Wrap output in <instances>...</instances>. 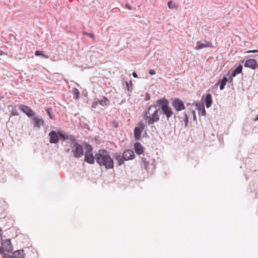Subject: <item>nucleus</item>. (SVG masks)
<instances>
[{"label": "nucleus", "instance_id": "32", "mask_svg": "<svg viewBox=\"0 0 258 258\" xmlns=\"http://www.w3.org/2000/svg\"><path fill=\"white\" fill-rule=\"evenodd\" d=\"M199 113L200 115L205 116L206 114V111L204 106H202L201 109H200Z\"/></svg>", "mask_w": 258, "mask_h": 258}, {"label": "nucleus", "instance_id": "25", "mask_svg": "<svg viewBox=\"0 0 258 258\" xmlns=\"http://www.w3.org/2000/svg\"><path fill=\"white\" fill-rule=\"evenodd\" d=\"M180 118L183 119L185 126H187L188 123V116L186 112H184L182 113V116L180 117Z\"/></svg>", "mask_w": 258, "mask_h": 258}, {"label": "nucleus", "instance_id": "27", "mask_svg": "<svg viewBox=\"0 0 258 258\" xmlns=\"http://www.w3.org/2000/svg\"><path fill=\"white\" fill-rule=\"evenodd\" d=\"M35 55L36 56H41L45 58H48V56L45 54H44L43 52L42 51L40 50H36L35 52Z\"/></svg>", "mask_w": 258, "mask_h": 258}, {"label": "nucleus", "instance_id": "4", "mask_svg": "<svg viewBox=\"0 0 258 258\" xmlns=\"http://www.w3.org/2000/svg\"><path fill=\"white\" fill-rule=\"evenodd\" d=\"M72 148V152L74 157L79 158L84 155V151L82 145L79 143L74 144Z\"/></svg>", "mask_w": 258, "mask_h": 258}, {"label": "nucleus", "instance_id": "34", "mask_svg": "<svg viewBox=\"0 0 258 258\" xmlns=\"http://www.w3.org/2000/svg\"><path fill=\"white\" fill-rule=\"evenodd\" d=\"M82 34L84 36H88L91 38H94V34L93 33H90L85 31L82 32Z\"/></svg>", "mask_w": 258, "mask_h": 258}, {"label": "nucleus", "instance_id": "41", "mask_svg": "<svg viewBox=\"0 0 258 258\" xmlns=\"http://www.w3.org/2000/svg\"><path fill=\"white\" fill-rule=\"evenodd\" d=\"M149 74L150 75H154L156 74V72L155 70H150L149 71Z\"/></svg>", "mask_w": 258, "mask_h": 258}, {"label": "nucleus", "instance_id": "37", "mask_svg": "<svg viewBox=\"0 0 258 258\" xmlns=\"http://www.w3.org/2000/svg\"><path fill=\"white\" fill-rule=\"evenodd\" d=\"M190 112L192 115L194 120L197 121V117L195 111L194 110H191Z\"/></svg>", "mask_w": 258, "mask_h": 258}, {"label": "nucleus", "instance_id": "9", "mask_svg": "<svg viewBox=\"0 0 258 258\" xmlns=\"http://www.w3.org/2000/svg\"><path fill=\"white\" fill-rule=\"evenodd\" d=\"M48 136L49 137V143L51 144H57L59 140L58 135V130L56 132L55 131H51L49 133Z\"/></svg>", "mask_w": 258, "mask_h": 258}, {"label": "nucleus", "instance_id": "42", "mask_svg": "<svg viewBox=\"0 0 258 258\" xmlns=\"http://www.w3.org/2000/svg\"><path fill=\"white\" fill-rule=\"evenodd\" d=\"M233 78L231 77V75L228 78V82L230 83H232L233 82Z\"/></svg>", "mask_w": 258, "mask_h": 258}, {"label": "nucleus", "instance_id": "8", "mask_svg": "<svg viewBox=\"0 0 258 258\" xmlns=\"http://www.w3.org/2000/svg\"><path fill=\"white\" fill-rule=\"evenodd\" d=\"M19 109L29 117H33L35 114V112L27 105L20 104L19 106Z\"/></svg>", "mask_w": 258, "mask_h": 258}, {"label": "nucleus", "instance_id": "10", "mask_svg": "<svg viewBox=\"0 0 258 258\" xmlns=\"http://www.w3.org/2000/svg\"><path fill=\"white\" fill-rule=\"evenodd\" d=\"M1 244L4 247V251L5 250L8 252H12L13 247L10 239L3 240Z\"/></svg>", "mask_w": 258, "mask_h": 258}, {"label": "nucleus", "instance_id": "16", "mask_svg": "<svg viewBox=\"0 0 258 258\" xmlns=\"http://www.w3.org/2000/svg\"><path fill=\"white\" fill-rule=\"evenodd\" d=\"M142 159L146 168L151 165H153L155 161V160L153 158H150L148 154H143V157H142Z\"/></svg>", "mask_w": 258, "mask_h": 258}, {"label": "nucleus", "instance_id": "50", "mask_svg": "<svg viewBox=\"0 0 258 258\" xmlns=\"http://www.w3.org/2000/svg\"><path fill=\"white\" fill-rule=\"evenodd\" d=\"M186 105H187V106H188V105H190V103H186Z\"/></svg>", "mask_w": 258, "mask_h": 258}, {"label": "nucleus", "instance_id": "46", "mask_svg": "<svg viewBox=\"0 0 258 258\" xmlns=\"http://www.w3.org/2000/svg\"><path fill=\"white\" fill-rule=\"evenodd\" d=\"M126 8H127V9H128V10H131L132 9H131V7L130 6H129V5H126Z\"/></svg>", "mask_w": 258, "mask_h": 258}, {"label": "nucleus", "instance_id": "29", "mask_svg": "<svg viewBox=\"0 0 258 258\" xmlns=\"http://www.w3.org/2000/svg\"><path fill=\"white\" fill-rule=\"evenodd\" d=\"M130 85H131V88H130V86H129V84L127 82H125V87H124V89L125 90H127V91L130 92H132V81L131 80L130 81Z\"/></svg>", "mask_w": 258, "mask_h": 258}, {"label": "nucleus", "instance_id": "14", "mask_svg": "<svg viewBox=\"0 0 258 258\" xmlns=\"http://www.w3.org/2000/svg\"><path fill=\"white\" fill-rule=\"evenodd\" d=\"M113 159L114 158L117 161V165L118 166H121L122 165L124 164V158L122 155H120V153L117 152L112 153Z\"/></svg>", "mask_w": 258, "mask_h": 258}, {"label": "nucleus", "instance_id": "31", "mask_svg": "<svg viewBox=\"0 0 258 258\" xmlns=\"http://www.w3.org/2000/svg\"><path fill=\"white\" fill-rule=\"evenodd\" d=\"M98 104H99V99L98 98H95L94 99V102L92 103L91 105V107L93 108H96Z\"/></svg>", "mask_w": 258, "mask_h": 258}, {"label": "nucleus", "instance_id": "19", "mask_svg": "<svg viewBox=\"0 0 258 258\" xmlns=\"http://www.w3.org/2000/svg\"><path fill=\"white\" fill-rule=\"evenodd\" d=\"M14 258H25V253L23 249H19L13 252Z\"/></svg>", "mask_w": 258, "mask_h": 258}, {"label": "nucleus", "instance_id": "51", "mask_svg": "<svg viewBox=\"0 0 258 258\" xmlns=\"http://www.w3.org/2000/svg\"><path fill=\"white\" fill-rule=\"evenodd\" d=\"M0 231H2V229L0 228Z\"/></svg>", "mask_w": 258, "mask_h": 258}, {"label": "nucleus", "instance_id": "11", "mask_svg": "<svg viewBox=\"0 0 258 258\" xmlns=\"http://www.w3.org/2000/svg\"><path fill=\"white\" fill-rule=\"evenodd\" d=\"M31 123L34 125V127L37 128L40 127L41 125L44 126L45 122L41 118H39L38 116H34L30 120Z\"/></svg>", "mask_w": 258, "mask_h": 258}, {"label": "nucleus", "instance_id": "1", "mask_svg": "<svg viewBox=\"0 0 258 258\" xmlns=\"http://www.w3.org/2000/svg\"><path fill=\"white\" fill-rule=\"evenodd\" d=\"M96 163L101 167H104L106 170L113 169L114 162L113 157L110 153L105 149H99L97 156Z\"/></svg>", "mask_w": 258, "mask_h": 258}, {"label": "nucleus", "instance_id": "49", "mask_svg": "<svg viewBox=\"0 0 258 258\" xmlns=\"http://www.w3.org/2000/svg\"><path fill=\"white\" fill-rule=\"evenodd\" d=\"M258 120V114L256 116L254 121H257Z\"/></svg>", "mask_w": 258, "mask_h": 258}, {"label": "nucleus", "instance_id": "47", "mask_svg": "<svg viewBox=\"0 0 258 258\" xmlns=\"http://www.w3.org/2000/svg\"><path fill=\"white\" fill-rule=\"evenodd\" d=\"M253 57L255 58V59L258 60V53L257 54H255L254 56H253Z\"/></svg>", "mask_w": 258, "mask_h": 258}, {"label": "nucleus", "instance_id": "18", "mask_svg": "<svg viewBox=\"0 0 258 258\" xmlns=\"http://www.w3.org/2000/svg\"><path fill=\"white\" fill-rule=\"evenodd\" d=\"M134 150L138 155H141L144 152V148L139 142H136L134 144Z\"/></svg>", "mask_w": 258, "mask_h": 258}, {"label": "nucleus", "instance_id": "28", "mask_svg": "<svg viewBox=\"0 0 258 258\" xmlns=\"http://www.w3.org/2000/svg\"><path fill=\"white\" fill-rule=\"evenodd\" d=\"M167 5L169 8L170 9H176L178 7V6L175 4L173 3L171 1H169L167 3Z\"/></svg>", "mask_w": 258, "mask_h": 258}, {"label": "nucleus", "instance_id": "22", "mask_svg": "<svg viewBox=\"0 0 258 258\" xmlns=\"http://www.w3.org/2000/svg\"><path fill=\"white\" fill-rule=\"evenodd\" d=\"M242 66L239 65L236 69H235L232 72L231 77H235L237 75L240 74L242 72Z\"/></svg>", "mask_w": 258, "mask_h": 258}, {"label": "nucleus", "instance_id": "36", "mask_svg": "<svg viewBox=\"0 0 258 258\" xmlns=\"http://www.w3.org/2000/svg\"><path fill=\"white\" fill-rule=\"evenodd\" d=\"M3 258H14L13 257V254H12V255H10L9 254H7V253H3Z\"/></svg>", "mask_w": 258, "mask_h": 258}, {"label": "nucleus", "instance_id": "7", "mask_svg": "<svg viewBox=\"0 0 258 258\" xmlns=\"http://www.w3.org/2000/svg\"><path fill=\"white\" fill-rule=\"evenodd\" d=\"M155 110L153 112V113L151 115H149L148 119L147 121V123L150 125L154 123L155 122H158L159 120V108H155Z\"/></svg>", "mask_w": 258, "mask_h": 258}, {"label": "nucleus", "instance_id": "26", "mask_svg": "<svg viewBox=\"0 0 258 258\" xmlns=\"http://www.w3.org/2000/svg\"><path fill=\"white\" fill-rule=\"evenodd\" d=\"M46 112H47V114L49 115V118L51 119L54 120L55 116L53 114V111L51 108L49 107L45 109Z\"/></svg>", "mask_w": 258, "mask_h": 258}, {"label": "nucleus", "instance_id": "15", "mask_svg": "<svg viewBox=\"0 0 258 258\" xmlns=\"http://www.w3.org/2000/svg\"><path fill=\"white\" fill-rule=\"evenodd\" d=\"M244 66L246 68H249L252 70H255L256 68H258V64L254 59H247L245 61Z\"/></svg>", "mask_w": 258, "mask_h": 258}, {"label": "nucleus", "instance_id": "48", "mask_svg": "<svg viewBox=\"0 0 258 258\" xmlns=\"http://www.w3.org/2000/svg\"><path fill=\"white\" fill-rule=\"evenodd\" d=\"M2 94V92H1L0 94V99H1L4 98V96L1 95Z\"/></svg>", "mask_w": 258, "mask_h": 258}, {"label": "nucleus", "instance_id": "6", "mask_svg": "<svg viewBox=\"0 0 258 258\" xmlns=\"http://www.w3.org/2000/svg\"><path fill=\"white\" fill-rule=\"evenodd\" d=\"M171 104L176 111H180L185 108L183 102L178 98L173 99Z\"/></svg>", "mask_w": 258, "mask_h": 258}, {"label": "nucleus", "instance_id": "20", "mask_svg": "<svg viewBox=\"0 0 258 258\" xmlns=\"http://www.w3.org/2000/svg\"><path fill=\"white\" fill-rule=\"evenodd\" d=\"M228 82V78L226 77H224L222 79H220L218 82L215 84L216 86H218L219 85L220 90H223L226 84V83Z\"/></svg>", "mask_w": 258, "mask_h": 258}, {"label": "nucleus", "instance_id": "33", "mask_svg": "<svg viewBox=\"0 0 258 258\" xmlns=\"http://www.w3.org/2000/svg\"><path fill=\"white\" fill-rule=\"evenodd\" d=\"M15 108L12 110L11 111V114L10 115V116H12V115L14 116H18L19 115L17 110L16 109V106H15Z\"/></svg>", "mask_w": 258, "mask_h": 258}, {"label": "nucleus", "instance_id": "17", "mask_svg": "<svg viewBox=\"0 0 258 258\" xmlns=\"http://www.w3.org/2000/svg\"><path fill=\"white\" fill-rule=\"evenodd\" d=\"M204 43L201 41H198L196 43V49L197 50L202 49L204 48L211 47L212 44L211 42L207 41H204Z\"/></svg>", "mask_w": 258, "mask_h": 258}, {"label": "nucleus", "instance_id": "43", "mask_svg": "<svg viewBox=\"0 0 258 258\" xmlns=\"http://www.w3.org/2000/svg\"><path fill=\"white\" fill-rule=\"evenodd\" d=\"M258 52V50L254 49V50H248L246 52V53H255V52Z\"/></svg>", "mask_w": 258, "mask_h": 258}, {"label": "nucleus", "instance_id": "40", "mask_svg": "<svg viewBox=\"0 0 258 258\" xmlns=\"http://www.w3.org/2000/svg\"><path fill=\"white\" fill-rule=\"evenodd\" d=\"M202 106H204V105H202L199 103H196V106L197 107V109L199 110V111L200 110V109H201V107H202Z\"/></svg>", "mask_w": 258, "mask_h": 258}, {"label": "nucleus", "instance_id": "38", "mask_svg": "<svg viewBox=\"0 0 258 258\" xmlns=\"http://www.w3.org/2000/svg\"><path fill=\"white\" fill-rule=\"evenodd\" d=\"M112 125L115 127V128H117L118 127V122L116 121H113L112 122Z\"/></svg>", "mask_w": 258, "mask_h": 258}, {"label": "nucleus", "instance_id": "2", "mask_svg": "<svg viewBox=\"0 0 258 258\" xmlns=\"http://www.w3.org/2000/svg\"><path fill=\"white\" fill-rule=\"evenodd\" d=\"M169 104V102L167 99L161 98L156 101V105L150 106L149 109H151L152 108H156L158 107L159 111L161 110V112L165 116L167 120H169V118L173 114V112L170 107Z\"/></svg>", "mask_w": 258, "mask_h": 258}, {"label": "nucleus", "instance_id": "12", "mask_svg": "<svg viewBox=\"0 0 258 258\" xmlns=\"http://www.w3.org/2000/svg\"><path fill=\"white\" fill-rule=\"evenodd\" d=\"M122 155L125 161L133 160L136 156L134 152L131 149H127L124 151Z\"/></svg>", "mask_w": 258, "mask_h": 258}, {"label": "nucleus", "instance_id": "23", "mask_svg": "<svg viewBox=\"0 0 258 258\" xmlns=\"http://www.w3.org/2000/svg\"><path fill=\"white\" fill-rule=\"evenodd\" d=\"M110 101L109 99L105 96H103L101 100H99V104L102 106L108 105Z\"/></svg>", "mask_w": 258, "mask_h": 258}, {"label": "nucleus", "instance_id": "30", "mask_svg": "<svg viewBox=\"0 0 258 258\" xmlns=\"http://www.w3.org/2000/svg\"><path fill=\"white\" fill-rule=\"evenodd\" d=\"M69 139L73 143L76 144L78 143V140H77L75 136L73 135H70L69 136Z\"/></svg>", "mask_w": 258, "mask_h": 258}, {"label": "nucleus", "instance_id": "5", "mask_svg": "<svg viewBox=\"0 0 258 258\" xmlns=\"http://www.w3.org/2000/svg\"><path fill=\"white\" fill-rule=\"evenodd\" d=\"M145 128V125L143 122H140L138 126L135 127L134 131V137L136 140H140L141 138V134Z\"/></svg>", "mask_w": 258, "mask_h": 258}, {"label": "nucleus", "instance_id": "21", "mask_svg": "<svg viewBox=\"0 0 258 258\" xmlns=\"http://www.w3.org/2000/svg\"><path fill=\"white\" fill-rule=\"evenodd\" d=\"M58 135L59 139H60L62 141L69 140V135L63 131L59 130Z\"/></svg>", "mask_w": 258, "mask_h": 258}, {"label": "nucleus", "instance_id": "24", "mask_svg": "<svg viewBox=\"0 0 258 258\" xmlns=\"http://www.w3.org/2000/svg\"><path fill=\"white\" fill-rule=\"evenodd\" d=\"M72 93L74 99H78L80 98V91L77 88H73L72 89Z\"/></svg>", "mask_w": 258, "mask_h": 258}, {"label": "nucleus", "instance_id": "13", "mask_svg": "<svg viewBox=\"0 0 258 258\" xmlns=\"http://www.w3.org/2000/svg\"><path fill=\"white\" fill-rule=\"evenodd\" d=\"M202 101L205 103L207 108L210 107L213 103L212 95L210 93L203 95L202 98Z\"/></svg>", "mask_w": 258, "mask_h": 258}, {"label": "nucleus", "instance_id": "35", "mask_svg": "<svg viewBox=\"0 0 258 258\" xmlns=\"http://www.w3.org/2000/svg\"><path fill=\"white\" fill-rule=\"evenodd\" d=\"M150 109H149V108L148 109V110H144V118L146 120V121H147L148 119V117H149V115H148V114H149V110Z\"/></svg>", "mask_w": 258, "mask_h": 258}, {"label": "nucleus", "instance_id": "45", "mask_svg": "<svg viewBox=\"0 0 258 258\" xmlns=\"http://www.w3.org/2000/svg\"><path fill=\"white\" fill-rule=\"evenodd\" d=\"M132 75H133V77H134L135 78H138V74L135 72H134L133 73Z\"/></svg>", "mask_w": 258, "mask_h": 258}, {"label": "nucleus", "instance_id": "44", "mask_svg": "<svg viewBox=\"0 0 258 258\" xmlns=\"http://www.w3.org/2000/svg\"><path fill=\"white\" fill-rule=\"evenodd\" d=\"M0 253L1 254L4 253V247H3L2 245V246H0Z\"/></svg>", "mask_w": 258, "mask_h": 258}, {"label": "nucleus", "instance_id": "3", "mask_svg": "<svg viewBox=\"0 0 258 258\" xmlns=\"http://www.w3.org/2000/svg\"><path fill=\"white\" fill-rule=\"evenodd\" d=\"M83 146H84L85 149V152L84 154V161L89 164H94L95 162H96V157L98 155V151L97 153H96L94 155L93 147L91 145L89 144V143L86 142H84L83 143Z\"/></svg>", "mask_w": 258, "mask_h": 258}, {"label": "nucleus", "instance_id": "39", "mask_svg": "<svg viewBox=\"0 0 258 258\" xmlns=\"http://www.w3.org/2000/svg\"><path fill=\"white\" fill-rule=\"evenodd\" d=\"M150 99V94L147 92L146 93V95H145V100L146 101H147V100H149Z\"/></svg>", "mask_w": 258, "mask_h": 258}]
</instances>
